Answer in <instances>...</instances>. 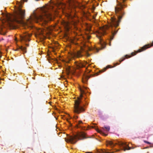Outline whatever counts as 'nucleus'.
I'll use <instances>...</instances> for the list:
<instances>
[{"instance_id":"aec40b11","label":"nucleus","mask_w":153,"mask_h":153,"mask_svg":"<svg viewBox=\"0 0 153 153\" xmlns=\"http://www.w3.org/2000/svg\"><path fill=\"white\" fill-rule=\"evenodd\" d=\"M0 34L2 35H5L6 34V33L1 32H0Z\"/></svg>"},{"instance_id":"1a4fd4ad","label":"nucleus","mask_w":153,"mask_h":153,"mask_svg":"<svg viewBox=\"0 0 153 153\" xmlns=\"http://www.w3.org/2000/svg\"><path fill=\"white\" fill-rule=\"evenodd\" d=\"M73 55L74 56L77 58L81 57L82 56V55L81 54V52L80 51L75 52Z\"/></svg>"},{"instance_id":"a878e982","label":"nucleus","mask_w":153,"mask_h":153,"mask_svg":"<svg viewBox=\"0 0 153 153\" xmlns=\"http://www.w3.org/2000/svg\"><path fill=\"white\" fill-rule=\"evenodd\" d=\"M85 153H92L91 152H86Z\"/></svg>"},{"instance_id":"9d476101","label":"nucleus","mask_w":153,"mask_h":153,"mask_svg":"<svg viewBox=\"0 0 153 153\" xmlns=\"http://www.w3.org/2000/svg\"><path fill=\"white\" fill-rule=\"evenodd\" d=\"M81 124H83V123L82 122V121H79L78 124L77 125V126H76L77 127V128H80L82 129H83V130H85V129L87 130V128L85 129V127H83L82 126L80 125Z\"/></svg>"},{"instance_id":"bb28decb","label":"nucleus","mask_w":153,"mask_h":153,"mask_svg":"<svg viewBox=\"0 0 153 153\" xmlns=\"http://www.w3.org/2000/svg\"><path fill=\"white\" fill-rule=\"evenodd\" d=\"M91 127L92 128H94V126H92Z\"/></svg>"},{"instance_id":"6e6552de","label":"nucleus","mask_w":153,"mask_h":153,"mask_svg":"<svg viewBox=\"0 0 153 153\" xmlns=\"http://www.w3.org/2000/svg\"><path fill=\"white\" fill-rule=\"evenodd\" d=\"M36 36L41 39H43L45 37L43 34V30L40 29L37 30L36 34Z\"/></svg>"},{"instance_id":"2eb2a0df","label":"nucleus","mask_w":153,"mask_h":153,"mask_svg":"<svg viewBox=\"0 0 153 153\" xmlns=\"http://www.w3.org/2000/svg\"><path fill=\"white\" fill-rule=\"evenodd\" d=\"M66 71H67V73L69 74L71 72V69L70 67L69 66H68L66 68Z\"/></svg>"},{"instance_id":"ddd939ff","label":"nucleus","mask_w":153,"mask_h":153,"mask_svg":"<svg viewBox=\"0 0 153 153\" xmlns=\"http://www.w3.org/2000/svg\"><path fill=\"white\" fill-rule=\"evenodd\" d=\"M19 49H20L22 51H23L25 53L26 52V48L25 47L22 46L19 47Z\"/></svg>"},{"instance_id":"412c9836","label":"nucleus","mask_w":153,"mask_h":153,"mask_svg":"<svg viewBox=\"0 0 153 153\" xmlns=\"http://www.w3.org/2000/svg\"><path fill=\"white\" fill-rule=\"evenodd\" d=\"M80 91L82 94H84V91L82 89H80Z\"/></svg>"},{"instance_id":"4468645a","label":"nucleus","mask_w":153,"mask_h":153,"mask_svg":"<svg viewBox=\"0 0 153 153\" xmlns=\"http://www.w3.org/2000/svg\"><path fill=\"white\" fill-rule=\"evenodd\" d=\"M102 128L103 130H104V128L107 131H108L110 130V127L109 126H105L104 127H102Z\"/></svg>"},{"instance_id":"423d86ee","label":"nucleus","mask_w":153,"mask_h":153,"mask_svg":"<svg viewBox=\"0 0 153 153\" xmlns=\"http://www.w3.org/2000/svg\"><path fill=\"white\" fill-rule=\"evenodd\" d=\"M31 34H29L27 32L24 33L22 35L20 36V38L22 40L25 41H29L30 39L29 38L31 36Z\"/></svg>"},{"instance_id":"0eeeda50","label":"nucleus","mask_w":153,"mask_h":153,"mask_svg":"<svg viewBox=\"0 0 153 153\" xmlns=\"http://www.w3.org/2000/svg\"><path fill=\"white\" fill-rule=\"evenodd\" d=\"M74 63L76 68L79 69L85 67V65L87 64V63L85 62H82L81 61H76L74 62Z\"/></svg>"},{"instance_id":"7c9ffc66","label":"nucleus","mask_w":153,"mask_h":153,"mask_svg":"<svg viewBox=\"0 0 153 153\" xmlns=\"http://www.w3.org/2000/svg\"><path fill=\"white\" fill-rule=\"evenodd\" d=\"M147 153H149V152H147Z\"/></svg>"},{"instance_id":"393cba45","label":"nucleus","mask_w":153,"mask_h":153,"mask_svg":"<svg viewBox=\"0 0 153 153\" xmlns=\"http://www.w3.org/2000/svg\"><path fill=\"white\" fill-rule=\"evenodd\" d=\"M26 45L27 46H28L29 45L28 44H26Z\"/></svg>"},{"instance_id":"f257e3e1","label":"nucleus","mask_w":153,"mask_h":153,"mask_svg":"<svg viewBox=\"0 0 153 153\" xmlns=\"http://www.w3.org/2000/svg\"><path fill=\"white\" fill-rule=\"evenodd\" d=\"M126 5L122 4L121 2H120L117 0V4L115 6V12L116 16H117L118 20L116 18L113 17L111 18V22L109 25H107L101 30V32H99L98 34L97 35V37L100 40H101V37L102 36L106 34L105 30L108 29L111 30V33L112 36H110V40H111L113 39L114 36L117 33L118 29L116 30L115 28L118 27L119 23L120 22L121 20L125 14V13L124 10V7Z\"/></svg>"},{"instance_id":"7ed1b4c3","label":"nucleus","mask_w":153,"mask_h":153,"mask_svg":"<svg viewBox=\"0 0 153 153\" xmlns=\"http://www.w3.org/2000/svg\"><path fill=\"white\" fill-rule=\"evenodd\" d=\"M86 134L83 132H81L78 133L77 135L70 136L68 139V141L74 144L76 143L77 140H81L87 137L85 136Z\"/></svg>"},{"instance_id":"cd10ccee","label":"nucleus","mask_w":153,"mask_h":153,"mask_svg":"<svg viewBox=\"0 0 153 153\" xmlns=\"http://www.w3.org/2000/svg\"><path fill=\"white\" fill-rule=\"evenodd\" d=\"M106 68H105V69L103 71H105V70H106Z\"/></svg>"},{"instance_id":"39448f33","label":"nucleus","mask_w":153,"mask_h":153,"mask_svg":"<svg viewBox=\"0 0 153 153\" xmlns=\"http://www.w3.org/2000/svg\"><path fill=\"white\" fill-rule=\"evenodd\" d=\"M153 46V41L151 44V45L150 46V45H146L143 47H142L141 48L139 49L137 51L135 52H133L131 53V56L128 55H126L124 56V57H123L119 60L120 63H121L122 61H124L126 58L127 59L131 57L132 56H134L138 53L142 52L143 51L146 50V49L150 48L151 46Z\"/></svg>"},{"instance_id":"dca6fc26","label":"nucleus","mask_w":153,"mask_h":153,"mask_svg":"<svg viewBox=\"0 0 153 153\" xmlns=\"http://www.w3.org/2000/svg\"><path fill=\"white\" fill-rule=\"evenodd\" d=\"M120 64V63H118V62H117V63H116L114 64V66L113 67H110V65H108V66H107V68H113V67H114L116 66H117V65H119Z\"/></svg>"},{"instance_id":"b1692460","label":"nucleus","mask_w":153,"mask_h":153,"mask_svg":"<svg viewBox=\"0 0 153 153\" xmlns=\"http://www.w3.org/2000/svg\"><path fill=\"white\" fill-rule=\"evenodd\" d=\"M126 0H122V2H124Z\"/></svg>"},{"instance_id":"a211bd4d","label":"nucleus","mask_w":153,"mask_h":153,"mask_svg":"<svg viewBox=\"0 0 153 153\" xmlns=\"http://www.w3.org/2000/svg\"><path fill=\"white\" fill-rule=\"evenodd\" d=\"M104 152H105V150H103V149H101L100 150V151H98V152H99V153H104Z\"/></svg>"},{"instance_id":"c756f323","label":"nucleus","mask_w":153,"mask_h":153,"mask_svg":"<svg viewBox=\"0 0 153 153\" xmlns=\"http://www.w3.org/2000/svg\"><path fill=\"white\" fill-rule=\"evenodd\" d=\"M148 148V147H146L145 148Z\"/></svg>"},{"instance_id":"6ab92c4d","label":"nucleus","mask_w":153,"mask_h":153,"mask_svg":"<svg viewBox=\"0 0 153 153\" xmlns=\"http://www.w3.org/2000/svg\"><path fill=\"white\" fill-rule=\"evenodd\" d=\"M144 142L145 143H147L148 144H151L149 142H148L147 141H146V140H144Z\"/></svg>"},{"instance_id":"20e7f679","label":"nucleus","mask_w":153,"mask_h":153,"mask_svg":"<svg viewBox=\"0 0 153 153\" xmlns=\"http://www.w3.org/2000/svg\"><path fill=\"white\" fill-rule=\"evenodd\" d=\"M82 97V95L81 94L80 96L77 98V100L75 101L74 106V112L76 114H79L81 112L85 111L84 108L81 106H80L79 104L81 102V99Z\"/></svg>"},{"instance_id":"5701e85b","label":"nucleus","mask_w":153,"mask_h":153,"mask_svg":"<svg viewBox=\"0 0 153 153\" xmlns=\"http://www.w3.org/2000/svg\"><path fill=\"white\" fill-rule=\"evenodd\" d=\"M78 117L77 116H74V118H75V119H77L78 118Z\"/></svg>"},{"instance_id":"9b49d317","label":"nucleus","mask_w":153,"mask_h":153,"mask_svg":"<svg viewBox=\"0 0 153 153\" xmlns=\"http://www.w3.org/2000/svg\"><path fill=\"white\" fill-rule=\"evenodd\" d=\"M62 24L65 27L68 28L69 25L68 22L64 21L62 22Z\"/></svg>"},{"instance_id":"f03ea898","label":"nucleus","mask_w":153,"mask_h":153,"mask_svg":"<svg viewBox=\"0 0 153 153\" xmlns=\"http://www.w3.org/2000/svg\"><path fill=\"white\" fill-rule=\"evenodd\" d=\"M117 144L122 147L121 149L124 151L129 150L131 149V147H129L126 143L118 141L115 143H114L112 141H109L107 143V146H110L111 147H113ZM132 149L133 148H132Z\"/></svg>"},{"instance_id":"f3484780","label":"nucleus","mask_w":153,"mask_h":153,"mask_svg":"<svg viewBox=\"0 0 153 153\" xmlns=\"http://www.w3.org/2000/svg\"><path fill=\"white\" fill-rule=\"evenodd\" d=\"M95 129L96 130V131L99 132V133H102V131L101 130H100L98 128H95Z\"/></svg>"},{"instance_id":"c85d7f7f","label":"nucleus","mask_w":153,"mask_h":153,"mask_svg":"<svg viewBox=\"0 0 153 153\" xmlns=\"http://www.w3.org/2000/svg\"><path fill=\"white\" fill-rule=\"evenodd\" d=\"M1 40H4V39L3 38H2V39H1Z\"/></svg>"},{"instance_id":"f8f14e48","label":"nucleus","mask_w":153,"mask_h":153,"mask_svg":"<svg viewBox=\"0 0 153 153\" xmlns=\"http://www.w3.org/2000/svg\"><path fill=\"white\" fill-rule=\"evenodd\" d=\"M90 78V77L88 76H85V77L83 78L82 79V82L83 83H86L88 80V79Z\"/></svg>"},{"instance_id":"2f4dec72","label":"nucleus","mask_w":153,"mask_h":153,"mask_svg":"<svg viewBox=\"0 0 153 153\" xmlns=\"http://www.w3.org/2000/svg\"><path fill=\"white\" fill-rule=\"evenodd\" d=\"M1 56H0V58L1 57Z\"/></svg>"},{"instance_id":"4be33fe9","label":"nucleus","mask_w":153,"mask_h":153,"mask_svg":"<svg viewBox=\"0 0 153 153\" xmlns=\"http://www.w3.org/2000/svg\"><path fill=\"white\" fill-rule=\"evenodd\" d=\"M91 36H90L89 35L87 36V38L88 39H89L91 38Z\"/></svg>"}]
</instances>
